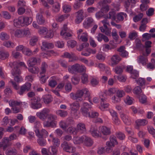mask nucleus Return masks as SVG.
Listing matches in <instances>:
<instances>
[{"instance_id":"6","label":"nucleus","mask_w":155,"mask_h":155,"mask_svg":"<svg viewBox=\"0 0 155 155\" xmlns=\"http://www.w3.org/2000/svg\"><path fill=\"white\" fill-rule=\"evenodd\" d=\"M63 150L69 153H73L75 151V148L70 145L66 141H64L61 145Z\"/></svg>"},{"instance_id":"40","label":"nucleus","mask_w":155,"mask_h":155,"mask_svg":"<svg viewBox=\"0 0 155 155\" xmlns=\"http://www.w3.org/2000/svg\"><path fill=\"white\" fill-rule=\"evenodd\" d=\"M17 150L15 148H12L6 150L5 153L7 155H16L17 154Z\"/></svg>"},{"instance_id":"7","label":"nucleus","mask_w":155,"mask_h":155,"mask_svg":"<svg viewBox=\"0 0 155 155\" xmlns=\"http://www.w3.org/2000/svg\"><path fill=\"white\" fill-rule=\"evenodd\" d=\"M75 14L76 15V18L75 20V22L76 24L80 23L83 20L84 18V12L82 9H81Z\"/></svg>"},{"instance_id":"51","label":"nucleus","mask_w":155,"mask_h":155,"mask_svg":"<svg viewBox=\"0 0 155 155\" xmlns=\"http://www.w3.org/2000/svg\"><path fill=\"white\" fill-rule=\"evenodd\" d=\"M110 141L112 143L113 147H114L115 145H117L118 144L116 137L113 135H112L110 136Z\"/></svg>"},{"instance_id":"15","label":"nucleus","mask_w":155,"mask_h":155,"mask_svg":"<svg viewBox=\"0 0 155 155\" xmlns=\"http://www.w3.org/2000/svg\"><path fill=\"white\" fill-rule=\"evenodd\" d=\"M83 139H84V144L86 146L90 147L93 145V141L90 137L86 136H83Z\"/></svg>"},{"instance_id":"18","label":"nucleus","mask_w":155,"mask_h":155,"mask_svg":"<svg viewBox=\"0 0 155 155\" xmlns=\"http://www.w3.org/2000/svg\"><path fill=\"white\" fill-rule=\"evenodd\" d=\"M57 147L55 146H51L48 149L47 152L51 155H57L58 152Z\"/></svg>"},{"instance_id":"34","label":"nucleus","mask_w":155,"mask_h":155,"mask_svg":"<svg viewBox=\"0 0 155 155\" xmlns=\"http://www.w3.org/2000/svg\"><path fill=\"white\" fill-rule=\"evenodd\" d=\"M43 101L46 104H48L52 101L53 98L50 95H45L43 97Z\"/></svg>"},{"instance_id":"42","label":"nucleus","mask_w":155,"mask_h":155,"mask_svg":"<svg viewBox=\"0 0 155 155\" xmlns=\"http://www.w3.org/2000/svg\"><path fill=\"white\" fill-rule=\"evenodd\" d=\"M9 56V53L7 51H1L0 52V58L5 60Z\"/></svg>"},{"instance_id":"8","label":"nucleus","mask_w":155,"mask_h":155,"mask_svg":"<svg viewBox=\"0 0 155 155\" xmlns=\"http://www.w3.org/2000/svg\"><path fill=\"white\" fill-rule=\"evenodd\" d=\"M78 101H77L69 104L71 112L74 114H76L80 108V104Z\"/></svg>"},{"instance_id":"43","label":"nucleus","mask_w":155,"mask_h":155,"mask_svg":"<svg viewBox=\"0 0 155 155\" xmlns=\"http://www.w3.org/2000/svg\"><path fill=\"white\" fill-rule=\"evenodd\" d=\"M48 67L47 64L45 62L42 63L41 66V69L40 72L41 75L45 74L46 71V69Z\"/></svg>"},{"instance_id":"9","label":"nucleus","mask_w":155,"mask_h":155,"mask_svg":"<svg viewBox=\"0 0 155 155\" xmlns=\"http://www.w3.org/2000/svg\"><path fill=\"white\" fill-rule=\"evenodd\" d=\"M40 62L39 58L32 57L29 58L27 61V64L29 67H33L37 63L40 64Z\"/></svg>"},{"instance_id":"56","label":"nucleus","mask_w":155,"mask_h":155,"mask_svg":"<svg viewBox=\"0 0 155 155\" xmlns=\"http://www.w3.org/2000/svg\"><path fill=\"white\" fill-rule=\"evenodd\" d=\"M99 80L96 78H93L91 80V84L93 86H95L99 84Z\"/></svg>"},{"instance_id":"38","label":"nucleus","mask_w":155,"mask_h":155,"mask_svg":"<svg viewBox=\"0 0 155 155\" xmlns=\"http://www.w3.org/2000/svg\"><path fill=\"white\" fill-rule=\"evenodd\" d=\"M11 72L12 75L14 76L20 74H21V71L17 66H16V67L12 69Z\"/></svg>"},{"instance_id":"33","label":"nucleus","mask_w":155,"mask_h":155,"mask_svg":"<svg viewBox=\"0 0 155 155\" xmlns=\"http://www.w3.org/2000/svg\"><path fill=\"white\" fill-rule=\"evenodd\" d=\"M37 21L40 25H43L45 22V20L42 15L38 14L37 16Z\"/></svg>"},{"instance_id":"13","label":"nucleus","mask_w":155,"mask_h":155,"mask_svg":"<svg viewBox=\"0 0 155 155\" xmlns=\"http://www.w3.org/2000/svg\"><path fill=\"white\" fill-rule=\"evenodd\" d=\"M152 42L151 41H148L145 42V46L144 48L146 49V52H143V54L145 56H147L150 53L151 49L150 48L151 47Z\"/></svg>"},{"instance_id":"49","label":"nucleus","mask_w":155,"mask_h":155,"mask_svg":"<svg viewBox=\"0 0 155 155\" xmlns=\"http://www.w3.org/2000/svg\"><path fill=\"white\" fill-rule=\"evenodd\" d=\"M10 140L7 137H4L2 139V142L4 145V150L9 146Z\"/></svg>"},{"instance_id":"48","label":"nucleus","mask_w":155,"mask_h":155,"mask_svg":"<svg viewBox=\"0 0 155 155\" xmlns=\"http://www.w3.org/2000/svg\"><path fill=\"white\" fill-rule=\"evenodd\" d=\"M55 77H53L49 82V85L52 87H54L57 84V81L55 79Z\"/></svg>"},{"instance_id":"21","label":"nucleus","mask_w":155,"mask_h":155,"mask_svg":"<svg viewBox=\"0 0 155 155\" xmlns=\"http://www.w3.org/2000/svg\"><path fill=\"white\" fill-rule=\"evenodd\" d=\"M76 128L78 132V131H80L81 132L83 133L86 131L85 125L83 123H78L77 126Z\"/></svg>"},{"instance_id":"30","label":"nucleus","mask_w":155,"mask_h":155,"mask_svg":"<svg viewBox=\"0 0 155 155\" xmlns=\"http://www.w3.org/2000/svg\"><path fill=\"white\" fill-rule=\"evenodd\" d=\"M135 123L139 127L146 125L148 122L145 119H138L136 121Z\"/></svg>"},{"instance_id":"22","label":"nucleus","mask_w":155,"mask_h":155,"mask_svg":"<svg viewBox=\"0 0 155 155\" xmlns=\"http://www.w3.org/2000/svg\"><path fill=\"white\" fill-rule=\"evenodd\" d=\"M21 17H20L17 19L14 20V26L18 28H20L23 26Z\"/></svg>"},{"instance_id":"10","label":"nucleus","mask_w":155,"mask_h":155,"mask_svg":"<svg viewBox=\"0 0 155 155\" xmlns=\"http://www.w3.org/2000/svg\"><path fill=\"white\" fill-rule=\"evenodd\" d=\"M35 132L38 138H46L48 136V132L44 129H42L41 130H39L38 129H36Z\"/></svg>"},{"instance_id":"3","label":"nucleus","mask_w":155,"mask_h":155,"mask_svg":"<svg viewBox=\"0 0 155 155\" xmlns=\"http://www.w3.org/2000/svg\"><path fill=\"white\" fill-rule=\"evenodd\" d=\"M50 112V110L49 109L45 108L43 109L40 112L37 113L36 115L40 119L44 121L47 118Z\"/></svg>"},{"instance_id":"26","label":"nucleus","mask_w":155,"mask_h":155,"mask_svg":"<svg viewBox=\"0 0 155 155\" xmlns=\"http://www.w3.org/2000/svg\"><path fill=\"white\" fill-rule=\"evenodd\" d=\"M90 132L92 136L94 137H101V134L97 133V129L95 127H92L90 130Z\"/></svg>"},{"instance_id":"44","label":"nucleus","mask_w":155,"mask_h":155,"mask_svg":"<svg viewBox=\"0 0 155 155\" xmlns=\"http://www.w3.org/2000/svg\"><path fill=\"white\" fill-rule=\"evenodd\" d=\"M137 33L135 31L130 32L129 34L128 38L130 40H133L137 37Z\"/></svg>"},{"instance_id":"17","label":"nucleus","mask_w":155,"mask_h":155,"mask_svg":"<svg viewBox=\"0 0 155 155\" xmlns=\"http://www.w3.org/2000/svg\"><path fill=\"white\" fill-rule=\"evenodd\" d=\"M21 17L23 26H27L30 24L32 21V19L31 17L25 16H21Z\"/></svg>"},{"instance_id":"36","label":"nucleus","mask_w":155,"mask_h":155,"mask_svg":"<svg viewBox=\"0 0 155 155\" xmlns=\"http://www.w3.org/2000/svg\"><path fill=\"white\" fill-rule=\"evenodd\" d=\"M56 113L57 115L63 117H66L68 115V112L66 111L62 110H57Z\"/></svg>"},{"instance_id":"2","label":"nucleus","mask_w":155,"mask_h":155,"mask_svg":"<svg viewBox=\"0 0 155 155\" xmlns=\"http://www.w3.org/2000/svg\"><path fill=\"white\" fill-rule=\"evenodd\" d=\"M9 82L12 83L13 87L16 90H17V93L20 95H23L27 92L30 90L31 84L29 83H26L25 84L21 86L19 88L18 86L16 83L11 80Z\"/></svg>"},{"instance_id":"58","label":"nucleus","mask_w":155,"mask_h":155,"mask_svg":"<svg viewBox=\"0 0 155 155\" xmlns=\"http://www.w3.org/2000/svg\"><path fill=\"white\" fill-rule=\"evenodd\" d=\"M47 118L49 120H51V121H53L54 120H56L57 118V116L53 114H52L49 113L48 114Z\"/></svg>"},{"instance_id":"54","label":"nucleus","mask_w":155,"mask_h":155,"mask_svg":"<svg viewBox=\"0 0 155 155\" xmlns=\"http://www.w3.org/2000/svg\"><path fill=\"white\" fill-rule=\"evenodd\" d=\"M52 142L53 143V146H55L58 147L59 145L60 141L59 139L57 138L53 137Z\"/></svg>"},{"instance_id":"57","label":"nucleus","mask_w":155,"mask_h":155,"mask_svg":"<svg viewBox=\"0 0 155 155\" xmlns=\"http://www.w3.org/2000/svg\"><path fill=\"white\" fill-rule=\"evenodd\" d=\"M139 99L140 102L142 104H144L147 102V97L144 94L141 95L139 97Z\"/></svg>"},{"instance_id":"32","label":"nucleus","mask_w":155,"mask_h":155,"mask_svg":"<svg viewBox=\"0 0 155 155\" xmlns=\"http://www.w3.org/2000/svg\"><path fill=\"white\" fill-rule=\"evenodd\" d=\"M101 106L100 107V108L102 110H104V109L107 108L108 107L109 104L106 103L105 102L106 100L105 99L101 98Z\"/></svg>"},{"instance_id":"64","label":"nucleus","mask_w":155,"mask_h":155,"mask_svg":"<svg viewBox=\"0 0 155 155\" xmlns=\"http://www.w3.org/2000/svg\"><path fill=\"white\" fill-rule=\"evenodd\" d=\"M80 79L79 77L76 76L73 77L71 79V81L73 84L74 85L78 84L79 82Z\"/></svg>"},{"instance_id":"45","label":"nucleus","mask_w":155,"mask_h":155,"mask_svg":"<svg viewBox=\"0 0 155 155\" xmlns=\"http://www.w3.org/2000/svg\"><path fill=\"white\" fill-rule=\"evenodd\" d=\"M45 138H38L37 142L39 145L41 146H45L46 144V141L45 139Z\"/></svg>"},{"instance_id":"31","label":"nucleus","mask_w":155,"mask_h":155,"mask_svg":"<svg viewBox=\"0 0 155 155\" xmlns=\"http://www.w3.org/2000/svg\"><path fill=\"white\" fill-rule=\"evenodd\" d=\"M87 34L86 32H84L81 35H78V37L79 39L81 40L82 41L86 42L88 40Z\"/></svg>"},{"instance_id":"59","label":"nucleus","mask_w":155,"mask_h":155,"mask_svg":"<svg viewBox=\"0 0 155 155\" xmlns=\"http://www.w3.org/2000/svg\"><path fill=\"white\" fill-rule=\"evenodd\" d=\"M115 14L116 13L114 11L110 12L108 13L109 15V19H111L112 20H115L116 19Z\"/></svg>"},{"instance_id":"14","label":"nucleus","mask_w":155,"mask_h":155,"mask_svg":"<svg viewBox=\"0 0 155 155\" xmlns=\"http://www.w3.org/2000/svg\"><path fill=\"white\" fill-rule=\"evenodd\" d=\"M79 67V64L76 63L74 64L69 66L68 67L69 72L72 74L78 73V69Z\"/></svg>"},{"instance_id":"19","label":"nucleus","mask_w":155,"mask_h":155,"mask_svg":"<svg viewBox=\"0 0 155 155\" xmlns=\"http://www.w3.org/2000/svg\"><path fill=\"white\" fill-rule=\"evenodd\" d=\"M120 117L125 124L129 125L131 124V122L128 116L124 113H122L120 115Z\"/></svg>"},{"instance_id":"53","label":"nucleus","mask_w":155,"mask_h":155,"mask_svg":"<svg viewBox=\"0 0 155 155\" xmlns=\"http://www.w3.org/2000/svg\"><path fill=\"white\" fill-rule=\"evenodd\" d=\"M133 91L134 94L139 95L142 92V90L140 86H137L134 87Z\"/></svg>"},{"instance_id":"29","label":"nucleus","mask_w":155,"mask_h":155,"mask_svg":"<svg viewBox=\"0 0 155 155\" xmlns=\"http://www.w3.org/2000/svg\"><path fill=\"white\" fill-rule=\"evenodd\" d=\"M3 45L4 46L9 48H13L15 46L14 43L10 41H4Z\"/></svg>"},{"instance_id":"52","label":"nucleus","mask_w":155,"mask_h":155,"mask_svg":"<svg viewBox=\"0 0 155 155\" xmlns=\"http://www.w3.org/2000/svg\"><path fill=\"white\" fill-rule=\"evenodd\" d=\"M116 137L120 140H124L125 137V134L121 132H117L116 133Z\"/></svg>"},{"instance_id":"39","label":"nucleus","mask_w":155,"mask_h":155,"mask_svg":"<svg viewBox=\"0 0 155 155\" xmlns=\"http://www.w3.org/2000/svg\"><path fill=\"white\" fill-rule=\"evenodd\" d=\"M124 16L125 17H127V15L124 12H120L117 15L116 18L117 19L120 21H122L124 19Z\"/></svg>"},{"instance_id":"63","label":"nucleus","mask_w":155,"mask_h":155,"mask_svg":"<svg viewBox=\"0 0 155 155\" xmlns=\"http://www.w3.org/2000/svg\"><path fill=\"white\" fill-rule=\"evenodd\" d=\"M136 81L137 84L141 86H143L145 84V80L143 78H140Z\"/></svg>"},{"instance_id":"61","label":"nucleus","mask_w":155,"mask_h":155,"mask_svg":"<svg viewBox=\"0 0 155 155\" xmlns=\"http://www.w3.org/2000/svg\"><path fill=\"white\" fill-rule=\"evenodd\" d=\"M109 10V6L108 5H103L101 9L104 13L107 12Z\"/></svg>"},{"instance_id":"27","label":"nucleus","mask_w":155,"mask_h":155,"mask_svg":"<svg viewBox=\"0 0 155 155\" xmlns=\"http://www.w3.org/2000/svg\"><path fill=\"white\" fill-rule=\"evenodd\" d=\"M136 47L140 51H142L144 48V46L141 44L140 40L138 39H136L135 40Z\"/></svg>"},{"instance_id":"60","label":"nucleus","mask_w":155,"mask_h":155,"mask_svg":"<svg viewBox=\"0 0 155 155\" xmlns=\"http://www.w3.org/2000/svg\"><path fill=\"white\" fill-rule=\"evenodd\" d=\"M55 124L54 122L51 121L49 122L48 121H45L43 123L44 126L45 127H48L50 126H53V124Z\"/></svg>"},{"instance_id":"41","label":"nucleus","mask_w":155,"mask_h":155,"mask_svg":"<svg viewBox=\"0 0 155 155\" xmlns=\"http://www.w3.org/2000/svg\"><path fill=\"white\" fill-rule=\"evenodd\" d=\"M9 103L10 106L12 107L19 106L20 104H22V102H18L13 100L10 101Z\"/></svg>"},{"instance_id":"1","label":"nucleus","mask_w":155,"mask_h":155,"mask_svg":"<svg viewBox=\"0 0 155 155\" xmlns=\"http://www.w3.org/2000/svg\"><path fill=\"white\" fill-rule=\"evenodd\" d=\"M84 94L85 97H87L88 100L90 99V93L86 88L77 91L74 94L73 93H71L70 96L73 100L81 101L83 100L82 97Z\"/></svg>"},{"instance_id":"4","label":"nucleus","mask_w":155,"mask_h":155,"mask_svg":"<svg viewBox=\"0 0 155 155\" xmlns=\"http://www.w3.org/2000/svg\"><path fill=\"white\" fill-rule=\"evenodd\" d=\"M83 105V107L81 109V112L84 116L88 117V116H90V113L88 112V110L89 109L92 107L91 105L88 104L87 103L84 102Z\"/></svg>"},{"instance_id":"28","label":"nucleus","mask_w":155,"mask_h":155,"mask_svg":"<svg viewBox=\"0 0 155 155\" xmlns=\"http://www.w3.org/2000/svg\"><path fill=\"white\" fill-rule=\"evenodd\" d=\"M147 56H145L143 54V56H140L139 57L138 61L140 63H141L143 65H146L147 62L148 61Z\"/></svg>"},{"instance_id":"12","label":"nucleus","mask_w":155,"mask_h":155,"mask_svg":"<svg viewBox=\"0 0 155 155\" xmlns=\"http://www.w3.org/2000/svg\"><path fill=\"white\" fill-rule=\"evenodd\" d=\"M99 131L101 134H102L104 135H109L111 134L110 128L105 126L100 127L99 128Z\"/></svg>"},{"instance_id":"20","label":"nucleus","mask_w":155,"mask_h":155,"mask_svg":"<svg viewBox=\"0 0 155 155\" xmlns=\"http://www.w3.org/2000/svg\"><path fill=\"white\" fill-rule=\"evenodd\" d=\"M137 0H124V6L126 8V11H128L130 4H135Z\"/></svg>"},{"instance_id":"62","label":"nucleus","mask_w":155,"mask_h":155,"mask_svg":"<svg viewBox=\"0 0 155 155\" xmlns=\"http://www.w3.org/2000/svg\"><path fill=\"white\" fill-rule=\"evenodd\" d=\"M143 15L142 13H140L137 15H136L133 18V20L135 22H137L140 20L143 16Z\"/></svg>"},{"instance_id":"47","label":"nucleus","mask_w":155,"mask_h":155,"mask_svg":"<svg viewBox=\"0 0 155 155\" xmlns=\"http://www.w3.org/2000/svg\"><path fill=\"white\" fill-rule=\"evenodd\" d=\"M124 68V67L123 66H117L115 68V72L117 74H121Z\"/></svg>"},{"instance_id":"5","label":"nucleus","mask_w":155,"mask_h":155,"mask_svg":"<svg viewBox=\"0 0 155 155\" xmlns=\"http://www.w3.org/2000/svg\"><path fill=\"white\" fill-rule=\"evenodd\" d=\"M31 107L34 109H38L41 107L42 105L40 103V98L38 97H35L31 99Z\"/></svg>"},{"instance_id":"50","label":"nucleus","mask_w":155,"mask_h":155,"mask_svg":"<svg viewBox=\"0 0 155 155\" xmlns=\"http://www.w3.org/2000/svg\"><path fill=\"white\" fill-rule=\"evenodd\" d=\"M67 131L69 133L74 135H76L78 133L76 128H75L72 127H68L67 129Z\"/></svg>"},{"instance_id":"11","label":"nucleus","mask_w":155,"mask_h":155,"mask_svg":"<svg viewBox=\"0 0 155 155\" xmlns=\"http://www.w3.org/2000/svg\"><path fill=\"white\" fill-rule=\"evenodd\" d=\"M117 51L119 52V55L122 57L127 58L128 56V53L125 50V48L124 46H120L117 49Z\"/></svg>"},{"instance_id":"24","label":"nucleus","mask_w":155,"mask_h":155,"mask_svg":"<svg viewBox=\"0 0 155 155\" xmlns=\"http://www.w3.org/2000/svg\"><path fill=\"white\" fill-rule=\"evenodd\" d=\"M12 33L14 34V36L17 38H21L23 37L22 30L17 29L16 30H13Z\"/></svg>"},{"instance_id":"46","label":"nucleus","mask_w":155,"mask_h":155,"mask_svg":"<svg viewBox=\"0 0 155 155\" xmlns=\"http://www.w3.org/2000/svg\"><path fill=\"white\" fill-rule=\"evenodd\" d=\"M81 82L84 84H86L88 82V75L86 74H83L81 77Z\"/></svg>"},{"instance_id":"37","label":"nucleus","mask_w":155,"mask_h":155,"mask_svg":"<svg viewBox=\"0 0 155 155\" xmlns=\"http://www.w3.org/2000/svg\"><path fill=\"white\" fill-rule=\"evenodd\" d=\"M9 36L7 33L2 32L0 34V38L2 41L7 40L9 39Z\"/></svg>"},{"instance_id":"23","label":"nucleus","mask_w":155,"mask_h":155,"mask_svg":"<svg viewBox=\"0 0 155 155\" xmlns=\"http://www.w3.org/2000/svg\"><path fill=\"white\" fill-rule=\"evenodd\" d=\"M42 44V46L41 47V49L44 48L50 49L53 48L54 47V45L53 43H49L46 41H43Z\"/></svg>"},{"instance_id":"55","label":"nucleus","mask_w":155,"mask_h":155,"mask_svg":"<svg viewBox=\"0 0 155 155\" xmlns=\"http://www.w3.org/2000/svg\"><path fill=\"white\" fill-rule=\"evenodd\" d=\"M60 127L63 130L65 129L68 126L66 122L61 121L59 123Z\"/></svg>"},{"instance_id":"35","label":"nucleus","mask_w":155,"mask_h":155,"mask_svg":"<svg viewBox=\"0 0 155 155\" xmlns=\"http://www.w3.org/2000/svg\"><path fill=\"white\" fill-rule=\"evenodd\" d=\"M28 69L29 72L32 74H34L38 73L39 71V68L36 66L29 68Z\"/></svg>"},{"instance_id":"25","label":"nucleus","mask_w":155,"mask_h":155,"mask_svg":"<svg viewBox=\"0 0 155 155\" xmlns=\"http://www.w3.org/2000/svg\"><path fill=\"white\" fill-rule=\"evenodd\" d=\"M111 60L112 64H116L121 60V58L119 55H114L111 58Z\"/></svg>"},{"instance_id":"16","label":"nucleus","mask_w":155,"mask_h":155,"mask_svg":"<svg viewBox=\"0 0 155 155\" xmlns=\"http://www.w3.org/2000/svg\"><path fill=\"white\" fill-rule=\"evenodd\" d=\"M94 21L91 17H88L87 20L83 23V26L84 28L87 29L90 28L91 24Z\"/></svg>"}]
</instances>
